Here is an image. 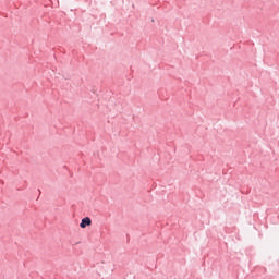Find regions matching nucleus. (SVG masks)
<instances>
[{
    "mask_svg": "<svg viewBox=\"0 0 279 279\" xmlns=\"http://www.w3.org/2000/svg\"><path fill=\"white\" fill-rule=\"evenodd\" d=\"M93 223V220H90V218L85 217L82 219L80 227L81 228H86V226H90Z\"/></svg>",
    "mask_w": 279,
    "mask_h": 279,
    "instance_id": "f257e3e1",
    "label": "nucleus"
}]
</instances>
